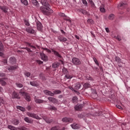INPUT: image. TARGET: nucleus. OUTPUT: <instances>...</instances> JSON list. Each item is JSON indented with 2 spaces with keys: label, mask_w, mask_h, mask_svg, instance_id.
I'll return each mask as SVG.
<instances>
[{
  "label": "nucleus",
  "mask_w": 130,
  "mask_h": 130,
  "mask_svg": "<svg viewBox=\"0 0 130 130\" xmlns=\"http://www.w3.org/2000/svg\"><path fill=\"white\" fill-rule=\"evenodd\" d=\"M93 59L95 63L96 64V66H98V67H99V62H98L97 59H96V58H95V57H93Z\"/></svg>",
  "instance_id": "a18cd8bd"
},
{
  "label": "nucleus",
  "mask_w": 130,
  "mask_h": 130,
  "mask_svg": "<svg viewBox=\"0 0 130 130\" xmlns=\"http://www.w3.org/2000/svg\"><path fill=\"white\" fill-rule=\"evenodd\" d=\"M62 72L63 74H64V75H68L69 74V71H68V70H67V69H63Z\"/></svg>",
  "instance_id": "58836bf2"
},
{
  "label": "nucleus",
  "mask_w": 130,
  "mask_h": 130,
  "mask_svg": "<svg viewBox=\"0 0 130 130\" xmlns=\"http://www.w3.org/2000/svg\"><path fill=\"white\" fill-rule=\"evenodd\" d=\"M4 103L5 101H4V99L0 97V106H2V104H4Z\"/></svg>",
  "instance_id": "8fccbe9b"
},
{
  "label": "nucleus",
  "mask_w": 130,
  "mask_h": 130,
  "mask_svg": "<svg viewBox=\"0 0 130 130\" xmlns=\"http://www.w3.org/2000/svg\"><path fill=\"white\" fill-rule=\"evenodd\" d=\"M87 23H89L90 24H94V21H93L92 19H88L87 20Z\"/></svg>",
  "instance_id": "3c124183"
},
{
  "label": "nucleus",
  "mask_w": 130,
  "mask_h": 130,
  "mask_svg": "<svg viewBox=\"0 0 130 130\" xmlns=\"http://www.w3.org/2000/svg\"><path fill=\"white\" fill-rule=\"evenodd\" d=\"M86 80L88 81H91V82H94V79L90 75H87L86 76Z\"/></svg>",
  "instance_id": "bb28decb"
},
{
  "label": "nucleus",
  "mask_w": 130,
  "mask_h": 130,
  "mask_svg": "<svg viewBox=\"0 0 130 130\" xmlns=\"http://www.w3.org/2000/svg\"><path fill=\"white\" fill-rule=\"evenodd\" d=\"M62 121L63 122H72V121H73V119L66 117V118H62Z\"/></svg>",
  "instance_id": "ddd939ff"
},
{
  "label": "nucleus",
  "mask_w": 130,
  "mask_h": 130,
  "mask_svg": "<svg viewBox=\"0 0 130 130\" xmlns=\"http://www.w3.org/2000/svg\"><path fill=\"white\" fill-rule=\"evenodd\" d=\"M59 64H60V63L59 62H55L53 63L52 67L53 69H57V68H58V67H59Z\"/></svg>",
  "instance_id": "4be33fe9"
},
{
  "label": "nucleus",
  "mask_w": 130,
  "mask_h": 130,
  "mask_svg": "<svg viewBox=\"0 0 130 130\" xmlns=\"http://www.w3.org/2000/svg\"><path fill=\"white\" fill-rule=\"evenodd\" d=\"M90 3L91 5V7H92V8H95V4H94V2L92 0L90 1Z\"/></svg>",
  "instance_id": "6e6d98bb"
},
{
  "label": "nucleus",
  "mask_w": 130,
  "mask_h": 130,
  "mask_svg": "<svg viewBox=\"0 0 130 130\" xmlns=\"http://www.w3.org/2000/svg\"><path fill=\"white\" fill-rule=\"evenodd\" d=\"M0 51H4V45L3 43L0 41Z\"/></svg>",
  "instance_id": "72a5a7b5"
},
{
  "label": "nucleus",
  "mask_w": 130,
  "mask_h": 130,
  "mask_svg": "<svg viewBox=\"0 0 130 130\" xmlns=\"http://www.w3.org/2000/svg\"><path fill=\"white\" fill-rule=\"evenodd\" d=\"M64 20H65L66 21H68V22H69V23H72V20H71L69 17L66 16V17L64 18Z\"/></svg>",
  "instance_id": "603ef678"
},
{
  "label": "nucleus",
  "mask_w": 130,
  "mask_h": 130,
  "mask_svg": "<svg viewBox=\"0 0 130 130\" xmlns=\"http://www.w3.org/2000/svg\"><path fill=\"white\" fill-rule=\"evenodd\" d=\"M71 126L73 129H79V128H81V125L79 124H77L76 123H74L71 125Z\"/></svg>",
  "instance_id": "6e6552de"
},
{
  "label": "nucleus",
  "mask_w": 130,
  "mask_h": 130,
  "mask_svg": "<svg viewBox=\"0 0 130 130\" xmlns=\"http://www.w3.org/2000/svg\"><path fill=\"white\" fill-rule=\"evenodd\" d=\"M24 120H25L26 122H27V123H32V122H33V121L29 119L28 117H25Z\"/></svg>",
  "instance_id": "b1692460"
},
{
  "label": "nucleus",
  "mask_w": 130,
  "mask_h": 130,
  "mask_svg": "<svg viewBox=\"0 0 130 130\" xmlns=\"http://www.w3.org/2000/svg\"><path fill=\"white\" fill-rule=\"evenodd\" d=\"M22 49H26L28 52H32V51L29 48H22Z\"/></svg>",
  "instance_id": "864d4df0"
},
{
  "label": "nucleus",
  "mask_w": 130,
  "mask_h": 130,
  "mask_svg": "<svg viewBox=\"0 0 130 130\" xmlns=\"http://www.w3.org/2000/svg\"><path fill=\"white\" fill-rule=\"evenodd\" d=\"M20 130H28V129L25 127H22L21 128H20Z\"/></svg>",
  "instance_id": "338daca9"
},
{
  "label": "nucleus",
  "mask_w": 130,
  "mask_h": 130,
  "mask_svg": "<svg viewBox=\"0 0 130 130\" xmlns=\"http://www.w3.org/2000/svg\"><path fill=\"white\" fill-rule=\"evenodd\" d=\"M82 108H83V105L78 104L75 107V109L76 110H81Z\"/></svg>",
  "instance_id": "aec40b11"
},
{
  "label": "nucleus",
  "mask_w": 130,
  "mask_h": 130,
  "mask_svg": "<svg viewBox=\"0 0 130 130\" xmlns=\"http://www.w3.org/2000/svg\"><path fill=\"white\" fill-rule=\"evenodd\" d=\"M82 3L83 5H85V6H87L88 5V3L87 2V1L86 0H82Z\"/></svg>",
  "instance_id": "bf43d9fd"
},
{
  "label": "nucleus",
  "mask_w": 130,
  "mask_h": 130,
  "mask_svg": "<svg viewBox=\"0 0 130 130\" xmlns=\"http://www.w3.org/2000/svg\"><path fill=\"white\" fill-rule=\"evenodd\" d=\"M83 15H89V13H88V12H87V11L83 10L82 11V13Z\"/></svg>",
  "instance_id": "5fc2aeb1"
},
{
  "label": "nucleus",
  "mask_w": 130,
  "mask_h": 130,
  "mask_svg": "<svg viewBox=\"0 0 130 130\" xmlns=\"http://www.w3.org/2000/svg\"><path fill=\"white\" fill-rule=\"evenodd\" d=\"M12 98L13 99H19L20 98V96H19V93H17L15 91H14L13 93H12Z\"/></svg>",
  "instance_id": "f8f14e48"
},
{
  "label": "nucleus",
  "mask_w": 130,
  "mask_h": 130,
  "mask_svg": "<svg viewBox=\"0 0 130 130\" xmlns=\"http://www.w3.org/2000/svg\"><path fill=\"white\" fill-rule=\"evenodd\" d=\"M126 7V3H124L123 2H122L119 4V5L118 6V8H125Z\"/></svg>",
  "instance_id": "5701e85b"
},
{
  "label": "nucleus",
  "mask_w": 130,
  "mask_h": 130,
  "mask_svg": "<svg viewBox=\"0 0 130 130\" xmlns=\"http://www.w3.org/2000/svg\"><path fill=\"white\" fill-rule=\"evenodd\" d=\"M64 78H66V79H72L73 78V75H70L69 74H66V75H65Z\"/></svg>",
  "instance_id": "4c0bfd02"
},
{
  "label": "nucleus",
  "mask_w": 130,
  "mask_h": 130,
  "mask_svg": "<svg viewBox=\"0 0 130 130\" xmlns=\"http://www.w3.org/2000/svg\"><path fill=\"white\" fill-rule=\"evenodd\" d=\"M50 108L52 110H56V108H55V107H54V106H51Z\"/></svg>",
  "instance_id": "052dcab7"
},
{
  "label": "nucleus",
  "mask_w": 130,
  "mask_h": 130,
  "mask_svg": "<svg viewBox=\"0 0 130 130\" xmlns=\"http://www.w3.org/2000/svg\"><path fill=\"white\" fill-rule=\"evenodd\" d=\"M16 85L17 87H18V88H23V84L19 82L16 83Z\"/></svg>",
  "instance_id": "e433bc0d"
},
{
  "label": "nucleus",
  "mask_w": 130,
  "mask_h": 130,
  "mask_svg": "<svg viewBox=\"0 0 130 130\" xmlns=\"http://www.w3.org/2000/svg\"><path fill=\"white\" fill-rule=\"evenodd\" d=\"M83 87L85 88V89H87V88H90V87H91V85L88 83H85L83 85Z\"/></svg>",
  "instance_id": "c756f323"
},
{
  "label": "nucleus",
  "mask_w": 130,
  "mask_h": 130,
  "mask_svg": "<svg viewBox=\"0 0 130 130\" xmlns=\"http://www.w3.org/2000/svg\"><path fill=\"white\" fill-rule=\"evenodd\" d=\"M24 75L25 76V77L29 78V77L31 76V73H30L29 72H25L24 73Z\"/></svg>",
  "instance_id": "de8ad7c7"
},
{
  "label": "nucleus",
  "mask_w": 130,
  "mask_h": 130,
  "mask_svg": "<svg viewBox=\"0 0 130 130\" xmlns=\"http://www.w3.org/2000/svg\"><path fill=\"white\" fill-rule=\"evenodd\" d=\"M0 9H1L5 14H7V13H8V7L5 6H0Z\"/></svg>",
  "instance_id": "2eb2a0df"
},
{
  "label": "nucleus",
  "mask_w": 130,
  "mask_h": 130,
  "mask_svg": "<svg viewBox=\"0 0 130 130\" xmlns=\"http://www.w3.org/2000/svg\"><path fill=\"white\" fill-rule=\"evenodd\" d=\"M32 4L35 6H36L37 7H38V2L37 0H32Z\"/></svg>",
  "instance_id": "ea45409f"
},
{
  "label": "nucleus",
  "mask_w": 130,
  "mask_h": 130,
  "mask_svg": "<svg viewBox=\"0 0 130 130\" xmlns=\"http://www.w3.org/2000/svg\"><path fill=\"white\" fill-rule=\"evenodd\" d=\"M100 10L101 13H105V8L103 6L100 7Z\"/></svg>",
  "instance_id": "79ce46f5"
},
{
  "label": "nucleus",
  "mask_w": 130,
  "mask_h": 130,
  "mask_svg": "<svg viewBox=\"0 0 130 130\" xmlns=\"http://www.w3.org/2000/svg\"><path fill=\"white\" fill-rule=\"evenodd\" d=\"M30 85L33 87H37V82L36 81H30Z\"/></svg>",
  "instance_id": "a878e982"
},
{
  "label": "nucleus",
  "mask_w": 130,
  "mask_h": 130,
  "mask_svg": "<svg viewBox=\"0 0 130 130\" xmlns=\"http://www.w3.org/2000/svg\"><path fill=\"white\" fill-rule=\"evenodd\" d=\"M40 55L41 59H42V60H44V61H47V60H48L47 55H45V54L41 53L40 54Z\"/></svg>",
  "instance_id": "0eeeda50"
},
{
  "label": "nucleus",
  "mask_w": 130,
  "mask_h": 130,
  "mask_svg": "<svg viewBox=\"0 0 130 130\" xmlns=\"http://www.w3.org/2000/svg\"><path fill=\"white\" fill-rule=\"evenodd\" d=\"M3 61L4 63H8V60L7 59H3Z\"/></svg>",
  "instance_id": "0e129e2a"
},
{
  "label": "nucleus",
  "mask_w": 130,
  "mask_h": 130,
  "mask_svg": "<svg viewBox=\"0 0 130 130\" xmlns=\"http://www.w3.org/2000/svg\"><path fill=\"white\" fill-rule=\"evenodd\" d=\"M52 52H53L54 55H56V56H57V57L61 58V55L59 54L57 51L54 50L53 49H52Z\"/></svg>",
  "instance_id": "6ab92c4d"
},
{
  "label": "nucleus",
  "mask_w": 130,
  "mask_h": 130,
  "mask_svg": "<svg viewBox=\"0 0 130 130\" xmlns=\"http://www.w3.org/2000/svg\"><path fill=\"white\" fill-rule=\"evenodd\" d=\"M18 66H11L10 67H8V70L9 71H15V70H16L17 69Z\"/></svg>",
  "instance_id": "393cba45"
},
{
  "label": "nucleus",
  "mask_w": 130,
  "mask_h": 130,
  "mask_svg": "<svg viewBox=\"0 0 130 130\" xmlns=\"http://www.w3.org/2000/svg\"><path fill=\"white\" fill-rule=\"evenodd\" d=\"M78 117H79V118H83V114H79Z\"/></svg>",
  "instance_id": "69168bd1"
},
{
  "label": "nucleus",
  "mask_w": 130,
  "mask_h": 130,
  "mask_svg": "<svg viewBox=\"0 0 130 130\" xmlns=\"http://www.w3.org/2000/svg\"><path fill=\"white\" fill-rule=\"evenodd\" d=\"M116 107L118 108V109H122V107H121V106H120L119 105H116Z\"/></svg>",
  "instance_id": "680f3d73"
},
{
  "label": "nucleus",
  "mask_w": 130,
  "mask_h": 130,
  "mask_svg": "<svg viewBox=\"0 0 130 130\" xmlns=\"http://www.w3.org/2000/svg\"><path fill=\"white\" fill-rule=\"evenodd\" d=\"M31 106H28L27 107H26V109H27V110H31Z\"/></svg>",
  "instance_id": "774afa93"
},
{
  "label": "nucleus",
  "mask_w": 130,
  "mask_h": 130,
  "mask_svg": "<svg viewBox=\"0 0 130 130\" xmlns=\"http://www.w3.org/2000/svg\"><path fill=\"white\" fill-rule=\"evenodd\" d=\"M72 62L74 64H81V60H80V59L77 57H74L73 58H72Z\"/></svg>",
  "instance_id": "7ed1b4c3"
},
{
  "label": "nucleus",
  "mask_w": 130,
  "mask_h": 130,
  "mask_svg": "<svg viewBox=\"0 0 130 130\" xmlns=\"http://www.w3.org/2000/svg\"><path fill=\"white\" fill-rule=\"evenodd\" d=\"M69 88L70 89V90H72V91H73L74 92H75V93H79L78 92V91H77V90H76V89H75V87L74 88L72 86H69Z\"/></svg>",
  "instance_id": "c9c22d12"
},
{
  "label": "nucleus",
  "mask_w": 130,
  "mask_h": 130,
  "mask_svg": "<svg viewBox=\"0 0 130 130\" xmlns=\"http://www.w3.org/2000/svg\"><path fill=\"white\" fill-rule=\"evenodd\" d=\"M21 2L24 6H28V1L27 0H21Z\"/></svg>",
  "instance_id": "473e14b6"
},
{
  "label": "nucleus",
  "mask_w": 130,
  "mask_h": 130,
  "mask_svg": "<svg viewBox=\"0 0 130 130\" xmlns=\"http://www.w3.org/2000/svg\"><path fill=\"white\" fill-rule=\"evenodd\" d=\"M12 123L14 125H18V124L20 123V121L17 119H14L12 120Z\"/></svg>",
  "instance_id": "412c9836"
},
{
  "label": "nucleus",
  "mask_w": 130,
  "mask_h": 130,
  "mask_svg": "<svg viewBox=\"0 0 130 130\" xmlns=\"http://www.w3.org/2000/svg\"><path fill=\"white\" fill-rule=\"evenodd\" d=\"M37 27L39 31H41V30H42V24H41L40 22H37Z\"/></svg>",
  "instance_id": "dca6fc26"
},
{
  "label": "nucleus",
  "mask_w": 130,
  "mask_h": 130,
  "mask_svg": "<svg viewBox=\"0 0 130 130\" xmlns=\"http://www.w3.org/2000/svg\"><path fill=\"white\" fill-rule=\"evenodd\" d=\"M0 84H1L2 86H6V85H7V82L3 79H0Z\"/></svg>",
  "instance_id": "2f4dec72"
},
{
  "label": "nucleus",
  "mask_w": 130,
  "mask_h": 130,
  "mask_svg": "<svg viewBox=\"0 0 130 130\" xmlns=\"http://www.w3.org/2000/svg\"><path fill=\"white\" fill-rule=\"evenodd\" d=\"M114 14H110L109 16V20H113V19H114Z\"/></svg>",
  "instance_id": "c03bdc74"
},
{
  "label": "nucleus",
  "mask_w": 130,
  "mask_h": 130,
  "mask_svg": "<svg viewBox=\"0 0 130 130\" xmlns=\"http://www.w3.org/2000/svg\"><path fill=\"white\" fill-rule=\"evenodd\" d=\"M37 63H38L39 64H42V63H43V61L40 60H37Z\"/></svg>",
  "instance_id": "4d7b16f0"
},
{
  "label": "nucleus",
  "mask_w": 130,
  "mask_h": 130,
  "mask_svg": "<svg viewBox=\"0 0 130 130\" xmlns=\"http://www.w3.org/2000/svg\"><path fill=\"white\" fill-rule=\"evenodd\" d=\"M48 100L52 102V103H56L57 102V100L54 98L49 97L48 98Z\"/></svg>",
  "instance_id": "a211bd4d"
},
{
  "label": "nucleus",
  "mask_w": 130,
  "mask_h": 130,
  "mask_svg": "<svg viewBox=\"0 0 130 130\" xmlns=\"http://www.w3.org/2000/svg\"><path fill=\"white\" fill-rule=\"evenodd\" d=\"M8 128L11 130H17V128H16V127H14L13 126H12L11 125H8Z\"/></svg>",
  "instance_id": "7c9ffc66"
},
{
  "label": "nucleus",
  "mask_w": 130,
  "mask_h": 130,
  "mask_svg": "<svg viewBox=\"0 0 130 130\" xmlns=\"http://www.w3.org/2000/svg\"><path fill=\"white\" fill-rule=\"evenodd\" d=\"M44 49L46 50V51H47L48 53H51V51L49 49L44 48Z\"/></svg>",
  "instance_id": "13d9d810"
},
{
  "label": "nucleus",
  "mask_w": 130,
  "mask_h": 130,
  "mask_svg": "<svg viewBox=\"0 0 130 130\" xmlns=\"http://www.w3.org/2000/svg\"><path fill=\"white\" fill-rule=\"evenodd\" d=\"M115 59L116 61H117V62H119V63L121 62V59H120V58H119V57L116 56L115 57Z\"/></svg>",
  "instance_id": "f704fd0d"
},
{
  "label": "nucleus",
  "mask_w": 130,
  "mask_h": 130,
  "mask_svg": "<svg viewBox=\"0 0 130 130\" xmlns=\"http://www.w3.org/2000/svg\"><path fill=\"white\" fill-rule=\"evenodd\" d=\"M81 88L82 84H81V83L80 82H77L74 86V89H75V90H79V89H81Z\"/></svg>",
  "instance_id": "9b49d317"
},
{
  "label": "nucleus",
  "mask_w": 130,
  "mask_h": 130,
  "mask_svg": "<svg viewBox=\"0 0 130 130\" xmlns=\"http://www.w3.org/2000/svg\"><path fill=\"white\" fill-rule=\"evenodd\" d=\"M72 101L73 103H77V101H78V98H77L76 96H74L72 99Z\"/></svg>",
  "instance_id": "37998d69"
},
{
  "label": "nucleus",
  "mask_w": 130,
  "mask_h": 130,
  "mask_svg": "<svg viewBox=\"0 0 130 130\" xmlns=\"http://www.w3.org/2000/svg\"><path fill=\"white\" fill-rule=\"evenodd\" d=\"M22 96H24V98L26 101H28L29 102V101H31V98H30V95L28 94V93L23 92L22 93Z\"/></svg>",
  "instance_id": "20e7f679"
},
{
  "label": "nucleus",
  "mask_w": 130,
  "mask_h": 130,
  "mask_svg": "<svg viewBox=\"0 0 130 130\" xmlns=\"http://www.w3.org/2000/svg\"><path fill=\"white\" fill-rule=\"evenodd\" d=\"M16 108L17 109L21 110V111H25V110H26V109L24 107H21L20 106H17Z\"/></svg>",
  "instance_id": "c85d7f7f"
},
{
  "label": "nucleus",
  "mask_w": 130,
  "mask_h": 130,
  "mask_svg": "<svg viewBox=\"0 0 130 130\" xmlns=\"http://www.w3.org/2000/svg\"><path fill=\"white\" fill-rule=\"evenodd\" d=\"M61 93V91L59 90H56L53 91V94H60Z\"/></svg>",
  "instance_id": "a19ab883"
},
{
  "label": "nucleus",
  "mask_w": 130,
  "mask_h": 130,
  "mask_svg": "<svg viewBox=\"0 0 130 130\" xmlns=\"http://www.w3.org/2000/svg\"><path fill=\"white\" fill-rule=\"evenodd\" d=\"M24 22L26 26H30V23H29V21L28 20L24 19Z\"/></svg>",
  "instance_id": "09e8293b"
},
{
  "label": "nucleus",
  "mask_w": 130,
  "mask_h": 130,
  "mask_svg": "<svg viewBox=\"0 0 130 130\" xmlns=\"http://www.w3.org/2000/svg\"><path fill=\"white\" fill-rule=\"evenodd\" d=\"M34 101H35V102H36V103H37V104H41V103H46V101H45L44 100H40L36 96H35L34 98Z\"/></svg>",
  "instance_id": "39448f33"
},
{
  "label": "nucleus",
  "mask_w": 130,
  "mask_h": 130,
  "mask_svg": "<svg viewBox=\"0 0 130 130\" xmlns=\"http://www.w3.org/2000/svg\"><path fill=\"white\" fill-rule=\"evenodd\" d=\"M44 93L45 94V95H48L49 96H51L53 97V96H54V93L52 92L51 91L48 90H44Z\"/></svg>",
  "instance_id": "1a4fd4ad"
},
{
  "label": "nucleus",
  "mask_w": 130,
  "mask_h": 130,
  "mask_svg": "<svg viewBox=\"0 0 130 130\" xmlns=\"http://www.w3.org/2000/svg\"><path fill=\"white\" fill-rule=\"evenodd\" d=\"M41 3L44 6H42L40 8V10L44 15L45 16H49L50 14L53 13V10L49 8L50 5L47 2L43 1H41Z\"/></svg>",
  "instance_id": "f257e3e1"
},
{
  "label": "nucleus",
  "mask_w": 130,
  "mask_h": 130,
  "mask_svg": "<svg viewBox=\"0 0 130 130\" xmlns=\"http://www.w3.org/2000/svg\"><path fill=\"white\" fill-rule=\"evenodd\" d=\"M43 118L47 123H51V122L53 121V119H52V118H48L45 116H43Z\"/></svg>",
  "instance_id": "423d86ee"
},
{
  "label": "nucleus",
  "mask_w": 130,
  "mask_h": 130,
  "mask_svg": "<svg viewBox=\"0 0 130 130\" xmlns=\"http://www.w3.org/2000/svg\"><path fill=\"white\" fill-rule=\"evenodd\" d=\"M9 61L11 64H14L16 63V58L14 57H12L9 59Z\"/></svg>",
  "instance_id": "f3484780"
},
{
  "label": "nucleus",
  "mask_w": 130,
  "mask_h": 130,
  "mask_svg": "<svg viewBox=\"0 0 130 130\" xmlns=\"http://www.w3.org/2000/svg\"><path fill=\"white\" fill-rule=\"evenodd\" d=\"M59 16H60V17H62V18H67V16H66V14L63 13H59Z\"/></svg>",
  "instance_id": "49530a36"
},
{
  "label": "nucleus",
  "mask_w": 130,
  "mask_h": 130,
  "mask_svg": "<svg viewBox=\"0 0 130 130\" xmlns=\"http://www.w3.org/2000/svg\"><path fill=\"white\" fill-rule=\"evenodd\" d=\"M27 45H28V46H29V47H30V48H31V49H32V50H36V46H32V45H31V44H30V43H27Z\"/></svg>",
  "instance_id": "cd10ccee"
},
{
  "label": "nucleus",
  "mask_w": 130,
  "mask_h": 130,
  "mask_svg": "<svg viewBox=\"0 0 130 130\" xmlns=\"http://www.w3.org/2000/svg\"><path fill=\"white\" fill-rule=\"evenodd\" d=\"M26 31H27L28 33H29L30 34H34L35 30L33 29V28L31 27H27L26 29Z\"/></svg>",
  "instance_id": "4468645a"
},
{
  "label": "nucleus",
  "mask_w": 130,
  "mask_h": 130,
  "mask_svg": "<svg viewBox=\"0 0 130 130\" xmlns=\"http://www.w3.org/2000/svg\"><path fill=\"white\" fill-rule=\"evenodd\" d=\"M105 30L107 33H109V32H110V30L108 27H106Z\"/></svg>",
  "instance_id": "e2e57ef3"
},
{
  "label": "nucleus",
  "mask_w": 130,
  "mask_h": 130,
  "mask_svg": "<svg viewBox=\"0 0 130 130\" xmlns=\"http://www.w3.org/2000/svg\"><path fill=\"white\" fill-rule=\"evenodd\" d=\"M27 115L29 117H32V118H35L36 119H41V118L38 116V115L32 112H27Z\"/></svg>",
  "instance_id": "f03ea898"
},
{
  "label": "nucleus",
  "mask_w": 130,
  "mask_h": 130,
  "mask_svg": "<svg viewBox=\"0 0 130 130\" xmlns=\"http://www.w3.org/2000/svg\"><path fill=\"white\" fill-rule=\"evenodd\" d=\"M58 40H59L60 42H66L68 41V39L66 38H64L61 36H59L57 37Z\"/></svg>",
  "instance_id": "9d476101"
}]
</instances>
